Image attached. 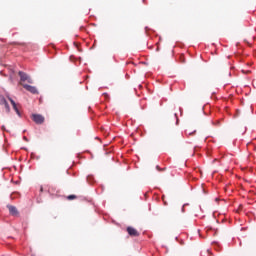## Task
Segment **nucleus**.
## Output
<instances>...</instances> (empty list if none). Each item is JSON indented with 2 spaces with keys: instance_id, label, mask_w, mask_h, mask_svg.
Segmentation results:
<instances>
[{
  "instance_id": "1",
  "label": "nucleus",
  "mask_w": 256,
  "mask_h": 256,
  "mask_svg": "<svg viewBox=\"0 0 256 256\" xmlns=\"http://www.w3.org/2000/svg\"><path fill=\"white\" fill-rule=\"evenodd\" d=\"M20 85H22V87L24 89H26V91H29V93H32V95H38L39 94V90H37V87L35 86H31L29 84H23L20 82Z\"/></svg>"
},
{
  "instance_id": "2",
  "label": "nucleus",
  "mask_w": 256,
  "mask_h": 256,
  "mask_svg": "<svg viewBox=\"0 0 256 256\" xmlns=\"http://www.w3.org/2000/svg\"><path fill=\"white\" fill-rule=\"evenodd\" d=\"M32 120L37 125H43V123H45V117L41 114H33L32 115Z\"/></svg>"
},
{
  "instance_id": "3",
  "label": "nucleus",
  "mask_w": 256,
  "mask_h": 256,
  "mask_svg": "<svg viewBox=\"0 0 256 256\" xmlns=\"http://www.w3.org/2000/svg\"><path fill=\"white\" fill-rule=\"evenodd\" d=\"M18 75L20 77V83H24V81H27L28 83H33V79L29 77L25 72H18Z\"/></svg>"
},
{
  "instance_id": "4",
  "label": "nucleus",
  "mask_w": 256,
  "mask_h": 256,
  "mask_svg": "<svg viewBox=\"0 0 256 256\" xmlns=\"http://www.w3.org/2000/svg\"><path fill=\"white\" fill-rule=\"evenodd\" d=\"M127 233L130 237H139V231L131 226L127 227Z\"/></svg>"
},
{
  "instance_id": "5",
  "label": "nucleus",
  "mask_w": 256,
  "mask_h": 256,
  "mask_svg": "<svg viewBox=\"0 0 256 256\" xmlns=\"http://www.w3.org/2000/svg\"><path fill=\"white\" fill-rule=\"evenodd\" d=\"M7 209L9 210L10 215H13V217H17V215H19V211L17 210V207L13 205H8Z\"/></svg>"
},
{
  "instance_id": "6",
  "label": "nucleus",
  "mask_w": 256,
  "mask_h": 256,
  "mask_svg": "<svg viewBox=\"0 0 256 256\" xmlns=\"http://www.w3.org/2000/svg\"><path fill=\"white\" fill-rule=\"evenodd\" d=\"M14 111H16L17 115H19V117H21V112L19 111V107L17 105V103H15V101L11 98V97H8Z\"/></svg>"
},
{
  "instance_id": "7",
  "label": "nucleus",
  "mask_w": 256,
  "mask_h": 256,
  "mask_svg": "<svg viewBox=\"0 0 256 256\" xmlns=\"http://www.w3.org/2000/svg\"><path fill=\"white\" fill-rule=\"evenodd\" d=\"M0 105H4L7 113L11 112V108L9 107V103L7 102V100L4 97L1 98Z\"/></svg>"
},
{
  "instance_id": "8",
  "label": "nucleus",
  "mask_w": 256,
  "mask_h": 256,
  "mask_svg": "<svg viewBox=\"0 0 256 256\" xmlns=\"http://www.w3.org/2000/svg\"><path fill=\"white\" fill-rule=\"evenodd\" d=\"M196 131H191L190 129L185 131V134L188 135L189 137H191L192 135H195Z\"/></svg>"
},
{
  "instance_id": "9",
  "label": "nucleus",
  "mask_w": 256,
  "mask_h": 256,
  "mask_svg": "<svg viewBox=\"0 0 256 256\" xmlns=\"http://www.w3.org/2000/svg\"><path fill=\"white\" fill-rule=\"evenodd\" d=\"M67 199H68L69 201H73V199H77V196H76V195H69V196L67 197Z\"/></svg>"
},
{
  "instance_id": "10",
  "label": "nucleus",
  "mask_w": 256,
  "mask_h": 256,
  "mask_svg": "<svg viewBox=\"0 0 256 256\" xmlns=\"http://www.w3.org/2000/svg\"><path fill=\"white\" fill-rule=\"evenodd\" d=\"M162 201H163L164 205H167V200H165V195L162 196Z\"/></svg>"
},
{
  "instance_id": "11",
  "label": "nucleus",
  "mask_w": 256,
  "mask_h": 256,
  "mask_svg": "<svg viewBox=\"0 0 256 256\" xmlns=\"http://www.w3.org/2000/svg\"><path fill=\"white\" fill-rule=\"evenodd\" d=\"M40 193H43V186L40 187Z\"/></svg>"
},
{
  "instance_id": "12",
  "label": "nucleus",
  "mask_w": 256,
  "mask_h": 256,
  "mask_svg": "<svg viewBox=\"0 0 256 256\" xmlns=\"http://www.w3.org/2000/svg\"><path fill=\"white\" fill-rule=\"evenodd\" d=\"M103 95H105L106 97H109V95L107 93H104Z\"/></svg>"
},
{
  "instance_id": "13",
  "label": "nucleus",
  "mask_w": 256,
  "mask_h": 256,
  "mask_svg": "<svg viewBox=\"0 0 256 256\" xmlns=\"http://www.w3.org/2000/svg\"><path fill=\"white\" fill-rule=\"evenodd\" d=\"M3 131H5V126H2Z\"/></svg>"
},
{
  "instance_id": "14",
  "label": "nucleus",
  "mask_w": 256,
  "mask_h": 256,
  "mask_svg": "<svg viewBox=\"0 0 256 256\" xmlns=\"http://www.w3.org/2000/svg\"><path fill=\"white\" fill-rule=\"evenodd\" d=\"M24 140L27 141V137H24Z\"/></svg>"
}]
</instances>
